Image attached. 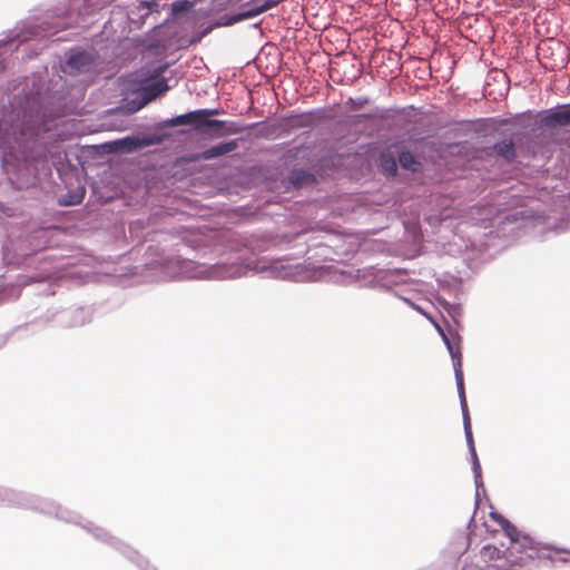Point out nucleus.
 <instances>
[{
  "label": "nucleus",
  "instance_id": "1",
  "mask_svg": "<svg viewBox=\"0 0 570 570\" xmlns=\"http://www.w3.org/2000/svg\"><path fill=\"white\" fill-rule=\"evenodd\" d=\"M479 554L485 566L495 570H523L534 560H553L551 550L530 537H522L518 542L510 541L504 550L494 544H485Z\"/></svg>",
  "mask_w": 570,
  "mask_h": 570
},
{
  "label": "nucleus",
  "instance_id": "2",
  "mask_svg": "<svg viewBox=\"0 0 570 570\" xmlns=\"http://www.w3.org/2000/svg\"><path fill=\"white\" fill-rule=\"evenodd\" d=\"M199 112L203 126L213 128L212 137L214 138H220L226 135H235L242 131V127H239L236 122L208 119L210 116L219 115V109H199Z\"/></svg>",
  "mask_w": 570,
  "mask_h": 570
},
{
  "label": "nucleus",
  "instance_id": "3",
  "mask_svg": "<svg viewBox=\"0 0 570 570\" xmlns=\"http://www.w3.org/2000/svg\"><path fill=\"white\" fill-rule=\"evenodd\" d=\"M238 148V141L237 140H229L226 142H222L218 145H215L210 148L205 149L198 155L193 156L191 160H209L214 159L224 155H227L232 151H235Z\"/></svg>",
  "mask_w": 570,
  "mask_h": 570
},
{
  "label": "nucleus",
  "instance_id": "4",
  "mask_svg": "<svg viewBox=\"0 0 570 570\" xmlns=\"http://www.w3.org/2000/svg\"><path fill=\"white\" fill-rule=\"evenodd\" d=\"M489 517L492 521L498 523L501 529L503 530L504 534L510 539L512 542H518L522 539L523 535L519 532V530L508 520L505 519L501 513L497 511H491L489 513Z\"/></svg>",
  "mask_w": 570,
  "mask_h": 570
},
{
  "label": "nucleus",
  "instance_id": "5",
  "mask_svg": "<svg viewBox=\"0 0 570 570\" xmlns=\"http://www.w3.org/2000/svg\"><path fill=\"white\" fill-rule=\"evenodd\" d=\"M183 125H195L197 129H200L203 126L200 112L198 110L189 111L184 115L176 116L167 121H165V126L167 127H176Z\"/></svg>",
  "mask_w": 570,
  "mask_h": 570
},
{
  "label": "nucleus",
  "instance_id": "6",
  "mask_svg": "<svg viewBox=\"0 0 570 570\" xmlns=\"http://www.w3.org/2000/svg\"><path fill=\"white\" fill-rule=\"evenodd\" d=\"M169 90V86L165 79L155 81L150 85H147L142 88V101L139 107H144L146 104L150 102L161 94Z\"/></svg>",
  "mask_w": 570,
  "mask_h": 570
},
{
  "label": "nucleus",
  "instance_id": "7",
  "mask_svg": "<svg viewBox=\"0 0 570 570\" xmlns=\"http://www.w3.org/2000/svg\"><path fill=\"white\" fill-rule=\"evenodd\" d=\"M493 149L499 157L507 161H512L517 156L514 142L511 138L497 142Z\"/></svg>",
  "mask_w": 570,
  "mask_h": 570
},
{
  "label": "nucleus",
  "instance_id": "8",
  "mask_svg": "<svg viewBox=\"0 0 570 570\" xmlns=\"http://www.w3.org/2000/svg\"><path fill=\"white\" fill-rule=\"evenodd\" d=\"M543 122L548 126L560 125L568 126L570 125V107L563 110H559L548 115Z\"/></svg>",
  "mask_w": 570,
  "mask_h": 570
},
{
  "label": "nucleus",
  "instance_id": "9",
  "mask_svg": "<svg viewBox=\"0 0 570 570\" xmlns=\"http://www.w3.org/2000/svg\"><path fill=\"white\" fill-rule=\"evenodd\" d=\"M399 163L404 169L416 171L420 167V163L415 159L411 151H401L399 155Z\"/></svg>",
  "mask_w": 570,
  "mask_h": 570
},
{
  "label": "nucleus",
  "instance_id": "10",
  "mask_svg": "<svg viewBox=\"0 0 570 570\" xmlns=\"http://www.w3.org/2000/svg\"><path fill=\"white\" fill-rule=\"evenodd\" d=\"M454 372H455V379L458 383V389L461 397V405L462 407H465V393H464V385H463V371H462V360L461 357L458 358L456 362L453 364Z\"/></svg>",
  "mask_w": 570,
  "mask_h": 570
},
{
  "label": "nucleus",
  "instance_id": "11",
  "mask_svg": "<svg viewBox=\"0 0 570 570\" xmlns=\"http://www.w3.org/2000/svg\"><path fill=\"white\" fill-rule=\"evenodd\" d=\"M381 167L389 175H395L397 170L395 158L392 155L381 156Z\"/></svg>",
  "mask_w": 570,
  "mask_h": 570
},
{
  "label": "nucleus",
  "instance_id": "12",
  "mask_svg": "<svg viewBox=\"0 0 570 570\" xmlns=\"http://www.w3.org/2000/svg\"><path fill=\"white\" fill-rule=\"evenodd\" d=\"M436 328L439 331V333L441 334L444 343L446 344V347L452 356V358L454 360V362L458 361L459 357L462 358V355H461V352H460V348L459 347H455L451 341L449 340V337L446 336V334L444 333V331L439 326L436 325Z\"/></svg>",
  "mask_w": 570,
  "mask_h": 570
},
{
  "label": "nucleus",
  "instance_id": "13",
  "mask_svg": "<svg viewBox=\"0 0 570 570\" xmlns=\"http://www.w3.org/2000/svg\"><path fill=\"white\" fill-rule=\"evenodd\" d=\"M311 179H312V176L304 170H294L291 174V181L295 186H302L305 183H308Z\"/></svg>",
  "mask_w": 570,
  "mask_h": 570
},
{
  "label": "nucleus",
  "instance_id": "14",
  "mask_svg": "<svg viewBox=\"0 0 570 570\" xmlns=\"http://www.w3.org/2000/svg\"><path fill=\"white\" fill-rule=\"evenodd\" d=\"M465 435H466L468 443L470 445V450H471L472 455H473L474 471L478 472V471H480V463H479V460H478V456H476V452H475V449H474V443H473V438H472V429H470V434H465Z\"/></svg>",
  "mask_w": 570,
  "mask_h": 570
},
{
  "label": "nucleus",
  "instance_id": "15",
  "mask_svg": "<svg viewBox=\"0 0 570 570\" xmlns=\"http://www.w3.org/2000/svg\"><path fill=\"white\" fill-rule=\"evenodd\" d=\"M86 60H87L86 53H77L69 58L68 65L71 67L79 68L80 66H82L85 63Z\"/></svg>",
  "mask_w": 570,
  "mask_h": 570
},
{
  "label": "nucleus",
  "instance_id": "16",
  "mask_svg": "<svg viewBox=\"0 0 570 570\" xmlns=\"http://www.w3.org/2000/svg\"><path fill=\"white\" fill-rule=\"evenodd\" d=\"M462 410H463L464 431H465V434H470L471 421H470V415L468 412V406L465 405V407H462Z\"/></svg>",
  "mask_w": 570,
  "mask_h": 570
},
{
  "label": "nucleus",
  "instance_id": "17",
  "mask_svg": "<svg viewBox=\"0 0 570 570\" xmlns=\"http://www.w3.org/2000/svg\"><path fill=\"white\" fill-rule=\"evenodd\" d=\"M10 134L6 129V131L2 134V130L0 129V147H3L7 144H10Z\"/></svg>",
  "mask_w": 570,
  "mask_h": 570
},
{
  "label": "nucleus",
  "instance_id": "18",
  "mask_svg": "<svg viewBox=\"0 0 570 570\" xmlns=\"http://www.w3.org/2000/svg\"><path fill=\"white\" fill-rule=\"evenodd\" d=\"M188 6V2L187 1H184V2H174L173 3V11L174 12H180L183 10H185Z\"/></svg>",
  "mask_w": 570,
  "mask_h": 570
},
{
  "label": "nucleus",
  "instance_id": "19",
  "mask_svg": "<svg viewBox=\"0 0 570 570\" xmlns=\"http://www.w3.org/2000/svg\"><path fill=\"white\" fill-rule=\"evenodd\" d=\"M350 101H351V102H353V104H354V107H356V108H360V107H362L364 104H367V102H368V100H367L366 98L361 99L360 101H357V104H356V102H354V101H353V99H350Z\"/></svg>",
  "mask_w": 570,
  "mask_h": 570
},
{
  "label": "nucleus",
  "instance_id": "20",
  "mask_svg": "<svg viewBox=\"0 0 570 570\" xmlns=\"http://www.w3.org/2000/svg\"><path fill=\"white\" fill-rule=\"evenodd\" d=\"M82 197H83V194L80 197H78L76 200L70 202L69 204H79L81 202Z\"/></svg>",
  "mask_w": 570,
  "mask_h": 570
},
{
  "label": "nucleus",
  "instance_id": "21",
  "mask_svg": "<svg viewBox=\"0 0 570 570\" xmlns=\"http://www.w3.org/2000/svg\"><path fill=\"white\" fill-rule=\"evenodd\" d=\"M128 141L131 144V140H130L129 138L124 139L121 142H122V144H127Z\"/></svg>",
  "mask_w": 570,
  "mask_h": 570
}]
</instances>
